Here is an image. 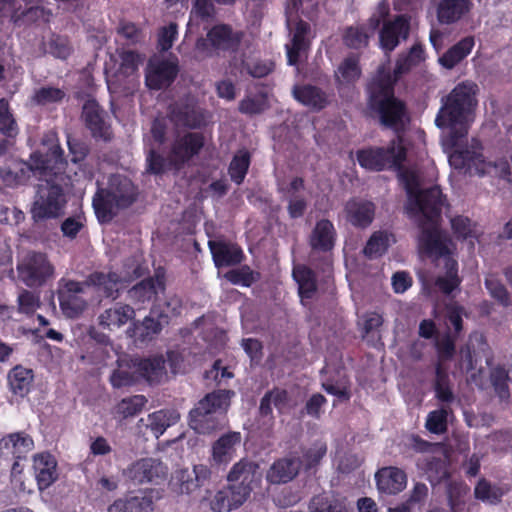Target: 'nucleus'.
<instances>
[{
  "label": "nucleus",
  "instance_id": "nucleus-1",
  "mask_svg": "<svg viewBox=\"0 0 512 512\" xmlns=\"http://www.w3.org/2000/svg\"><path fill=\"white\" fill-rule=\"evenodd\" d=\"M478 86L472 81L458 83L451 92L442 99V106L436 116L435 123L439 128H448L445 143L455 147L468 135L472 115L477 106L476 94Z\"/></svg>",
  "mask_w": 512,
  "mask_h": 512
},
{
  "label": "nucleus",
  "instance_id": "nucleus-2",
  "mask_svg": "<svg viewBox=\"0 0 512 512\" xmlns=\"http://www.w3.org/2000/svg\"><path fill=\"white\" fill-rule=\"evenodd\" d=\"M395 83L389 71L379 69L366 86L367 107L383 127L399 132L409 114L405 101L395 95Z\"/></svg>",
  "mask_w": 512,
  "mask_h": 512
},
{
  "label": "nucleus",
  "instance_id": "nucleus-3",
  "mask_svg": "<svg viewBox=\"0 0 512 512\" xmlns=\"http://www.w3.org/2000/svg\"><path fill=\"white\" fill-rule=\"evenodd\" d=\"M392 168L398 171L399 181L407 193L408 212L421 214L427 222H436L446 200L439 186L420 189L419 179L414 171L404 168L403 163L401 167Z\"/></svg>",
  "mask_w": 512,
  "mask_h": 512
},
{
  "label": "nucleus",
  "instance_id": "nucleus-4",
  "mask_svg": "<svg viewBox=\"0 0 512 512\" xmlns=\"http://www.w3.org/2000/svg\"><path fill=\"white\" fill-rule=\"evenodd\" d=\"M138 188L127 177L113 175L107 188H98L92 199V207L100 223L110 222L118 210L126 209L136 202Z\"/></svg>",
  "mask_w": 512,
  "mask_h": 512
},
{
  "label": "nucleus",
  "instance_id": "nucleus-5",
  "mask_svg": "<svg viewBox=\"0 0 512 512\" xmlns=\"http://www.w3.org/2000/svg\"><path fill=\"white\" fill-rule=\"evenodd\" d=\"M234 395V391L228 389H218L206 394L189 412L190 428L199 434H209L221 428L224 414Z\"/></svg>",
  "mask_w": 512,
  "mask_h": 512
},
{
  "label": "nucleus",
  "instance_id": "nucleus-6",
  "mask_svg": "<svg viewBox=\"0 0 512 512\" xmlns=\"http://www.w3.org/2000/svg\"><path fill=\"white\" fill-rule=\"evenodd\" d=\"M64 181H51L39 184L31 213L36 221L56 219L64 214L68 198Z\"/></svg>",
  "mask_w": 512,
  "mask_h": 512
},
{
  "label": "nucleus",
  "instance_id": "nucleus-7",
  "mask_svg": "<svg viewBox=\"0 0 512 512\" xmlns=\"http://www.w3.org/2000/svg\"><path fill=\"white\" fill-rule=\"evenodd\" d=\"M359 165L370 171L380 172L387 168L401 167L406 161L407 150L402 143V138L392 140L387 147H368L360 149L356 153Z\"/></svg>",
  "mask_w": 512,
  "mask_h": 512
},
{
  "label": "nucleus",
  "instance_id": "nucleus-8",
  "mask_svg": "<svg viewBox=\"0 0 512 512\" xmlns=\"http://www.w3.org/2000/svg\"><path fill=\"white\" fill-rule=\"evenodd\" d=\"M30 162L34 175L46 182L65 181V169L67 161L64 157V150L59 144H54L45 153L35 151L30 155Z\"/></svg>",
  "mask_w": 512,
  "mask_h": 512
},
{
  "label": "nucleus",
  "instance_id": "nucleus-9",
  "mask_svg": "<svg viewBox=\"0 0 512 512\" xmlns=\"http://www.w3.org/2000/svg\"><path fill=\"white\" fill-rule=\"evenodd\" d=\"M467 141V137L463 139L458 146L452 147L444 144L453 149L449 155V163L455 169H474L479 175L487 173V166L491 165V162L486 161L483 155V145L477 138H472L469 144L464 143Z\"/></svg>",
  "mask_w": 512,
  "mask_h": 512
},
{
  "label": "nucleus",
  "instance_id": "nucleus-10",
  "mask_svg": "<svg viewBox=\"0 0 512 512\" xmlns=\"http://www.w3.org/2000/svg\"><path fill=\"white\" fill-rule=\"evenodd\" d=\"M19 279L28 287L44 285L54 274V267L46 254L31 252L17 265Z\"/></svg>",
  "mask_w": 512,
  "mask_h": 512
},
{
  "label": "nucleus",
  "instance_id": "nucleus-11",
  "mask_svg": "<svg viewBox=\"0 0 512 512\" xmlns=\"http://www.w3.org/2000/svg\"><path fill=\"white\" fill-rule=\"evenodd\" d=\"M81 118L91 137L96 141L109 143L114 138L107 112L93 99H87L81 112Z\"/></svg>",
  "mask_w": 512,
  "mask_h": 512
},
{
  "label": "nucleus",
  "instance_id": "nucleus-12",
  "mask_svg": "<svg viewBox=\"0 0 512 512\" xmlns=\"http://www.w3.org/2000/svg\"><path fill=\"white\" fill-rule=\"evenodd\" d=\"M85 281L79 282L61 278L58 281L57 297L60 309L68 318H77L87 307V301L83 297Z\"/></svg>",
  "mask_w": 512,
  "mask_h": 512
},
{
  "label": "nucleus",
  "instance_id": "nucleus-13",
  "mask_svg": "<svg viewBox=\"0 0 512 512\" xmlns=\"http://www.w3.org/2000/svg\"><path fill=\"white\" fill-rule=\"evenodd\" d=\"M167 473V466L155 458L138 459L123 470V476L134 485L159 484Z\"/></svg>",
  "mask_w": 512,
  "mask_h": 512
},
{
  "label": "nucleus",
  "instance_id": "nucleus-14",
  "mask_svg": "<svg viewBox=\"0 0 512 512\" xmlns=\"http://www.w3.org/2000/svg\"><path fill=\"white\" fill-rule=\"evenodd\" d=\"M34 449V440L25 431L9 433L0 439V453L2 456L14 460L12 470L20 472L19 461L26 460L28 454Z\"/></svg>",
  "mask_w": 512,
  "mask_h": 512
},
{
  "label": "nucleus",
  "instance_id": "nucleus-15",
  "mask_svg": "<svg viewBox=\"0 0 512 512\" xmlns=\"http://www.w3.org/2000/svg\"><path fill=\"white\" fill-rule=\"evenodd\" d=\"M258 470L259 465L256 462L242 458L228 472V485L243 494V498L247 500L253 490L252 483L256 479Z\"/></svg>",
  "mask_w": 512,
  "mask_h": 512
},
{
  "label": "nucleus",
  "instance_id": "nucleus-16",
  "mask_svg": "<svg viewBox=\"0 0 512 512\" xmlns=\"http://www.w3.org/2000/svg\"><path fill=\"white\" fill-rule=\"evenodd\" d=\"M410 16L407 14L396 15L392 20L383 23L379 31V41L383 50L392 52L401 40H406L410 34Z\"/></svg>",
  "mask_w": 512,
  "mask_h": 512
},
{
  "label": "nucleus",
  "instance_id": "nucleus-17",
  "mask_svg": "<svg viewBox=\"0 0 512 512\" xmlns=\"http://www.w3.org/2000/svg\"><path fill=\"white\" fill-rule=\"evenodd\" d=\"M205 144V138L200 132H187L174 141L171 146L172 163L181 167L197 156Z\"/></svg>",
  "mask_w": 512,
  "mask_h": 512
},
{
  "label": "nucleus",
  "instance_id": "nucleus-18",
  "mask_svg": "<svg viewBox=\"0 0 512 512\" xmlns=\"http://www.w3.org/2000/svg\"><path fill=\"white\" fill-rule=\"evenodd\" d=\"M244 38V32L234 30L231 25L220 23L207 32V40L217 51L236 53Z\"/></svg>",
  "mask_w": 512,
  "mask_h": 512
},
{
  "label": "nucleus",
  "instance_id": "nucleus-19",
  "mask_svg": "<svg viewBox=\"0 0 512 512\" xmlns=\"http://www.w3.org/2000/svg\"><path fill=\"white\" fill-rule=\"evenodd\" d=\"M242 435L238 431H229L221 435L211 446V463L217 467H227L235 458Z\"/></svg>",
  "mask_w": 512,
  "mask_h": 512
},
{
  "label": "nucleus",
  "instance_id": "nucleus-20",
  "mask_svg": "<svg viewBox=\"0 0 512 512\" xmlns=\"http://www.w3.org/2000/svg\"><path fill=\"white\" fill-rule=\"evenodd\" d=\"M179 73L177 63L169 60L150 62L145 74V83L149 89L160 90L169 87Z\"/></svg>",
  "mask_w": 512,
  "mask_h": 512
},
{
  "label": "nucleus",
  "instance_id": "nucleus-21",
  "mask_svg": "<svg viewBox=\"0 0 512 512\" xmlns=\"http://www.w3.org/2000/svg\"><path fill=\"white\" fill-rule=\"evenodd\" d=\"M337 231L332 221L323 218L316 222L308 243L312 253H331L336 245Z\"/></svg>",
  "mask_w": 512,
  "mask_h": 512
},
{
  "label": "nucleus",
  "instance_id": "nucleus-22",
  "mask_svg": "<svg viewBox=\"0 0 512 512\" xmlns=\"http://www.w3.org/2000/svg\"><path fill=\"white\" fill-rule=\"evenodd\" d=\"M163 323H168V316L156 309H151L141 322L134 321L127 333L130 337L141 342L152 340L163 328Z\"/></svg>",
  "mask_w": 512,
  "mask_h": 512
},
{
  "label": "nucleus",
  "instance_id": "nucleus-23",
  "mask_svg": "<svg viewBox=\"0 0 512 512\" xmlns=\"http://www.w3.org/2000/svg\"><path fill=\"white\" fill-rule=\"evenodd\" d=\"M376 486L381 494L397 495L407 486L406 472L396 466H385L375 473Z\"/></svg>",
  "mask_w": 512,
  "mask_h": 512
},
{
  "label": "nucleus",
  "instance_id": "nucleus-24",
  "mask_svg": "<svg viewBox=\"0 0 512 512\" xmlns=\"http://www.w3.org/2000/svg\"><path fill=\"white\" fill-rule=\"evenodd\" d=\"M419 249L426 256L435 260L443 257L445 262L447 257H452L446 239L442 237L441 232L435 227H422L419 237Z\"/></svg>",
  "mask_w": 512,
  "mask_h": 512
},
{
  "label": "nucleus",
  "instance_id": "nucleus-25",
  "mask_svg": "<svg viewBox=\"0 0 512 512\" xmlns=\"http://www.w3.org/2000/svg\"><path fill=\"white\" fill-rule=\"evenodd\" d=\"M170 116L176 123L191 129L201 128L206 124L204 111L192 101L172 105Z\"/></svg>",
  "mask_w": 512,
  "mask_h": 512
},
{
  "label": "nucleus",
  "instance_id": "nucleus-26",
  "mask_svg": "<svg viewBox=\"0 0 512 512\" xmlns=\"http://www.w3.org/2000/svg\"><path fill=\"white\" fill-rule=\"evenodd\" d=\"M302 461L297 457H283L275 460L266 473L270 484H286L299 473Z\"/></svg>",
  "mask_w": 512,
  "mask_h": 512
},
{
  "label": "nucleus",
  "instance_id": "nucleus-27",
  "mask_svg": "<svg viewBox=\"0 0 512 512\" xmlns=\"http://www.w3.org/2000/svg\"><path fill=\"white\" fill-rule=\"evenodd\" d=\"M208 246L218 268L240 264L244 258L243 251L237 244L210 240Z\"/></svg>",
  "mask_w": 512,
  "mask_h": 512
},
{
  "label": "nucleus",
  "instance_id": "nucleus-28",
  "mask_svg": "<svg viewBox=\"0 0 512 512\" xmlns=\"http://www.w3.org/2000/svg\"><path fill=\"white\" fill-rule=\"evenodd\" d=\"M272 405L279 414H283L291 408V397L286 389L274 387L268 390L260 400L259 415L262 418L273 420Z\"/></svg>",
  "mask_w": 512,
  "mask_h": 512
},
{
  "label": "nucleus",
  "instance_id": "nucleus-29",
  "mask_svg": "<svg viewBox=\"0 0 512 512\" xmlns=\"http://www.w3.org/2000/svg\"><path fill=\"white\" fill-rule=\"evenodd\" d=\"M471 0H439L436 7L437 20L442 25H451L464 16L472 9Z\"/></svg>",
  "mask_w": 512,
  "mask_h": 512
},
{
  "label": "nucleus",
  "instance_id": "nucleus-30",
  "mask_svg": "<svg viewBox=\"0 0 512 512\" xmlns=\"http://www.w3.org/2000/svg\"><path fill=\"white\" fill-rule=\"evenodd\" d=\"M34 371L21 364L15 365L8 371L7 385L9 391L16 397L24 398L32 391Z\"/></svg>",
  "mask_w": 512,
  "mask_h": 512
},
{
  "label": "nucleus",
  "instance_id": "nucleus-31",
  "mask_svg": "<svg viewBox=\"0 0 512 512\" xmlns=\"http://www.w3.org/2000/svg\"><path fill=\"white\" fill-rule=\"evenodd\" d=\"M347 221L356 228H367L374 220L375 205L371 201L350 200L345 206Z\"/></svg>",
  "mask_w": 512,
  "mask_h": 512
},
{
  "label": "nucleus",
  "instance_id": "nucleus-32",
  "mask_svg": "<svg viewBox=\"0 0 512 512\" xmlns=\"http://www.w3.org/2000/svg\"><path fill=\"white\" fill-rule=\"evenodd\" d=\"M34 470L40 490L47 489L58 478L57 461L50 453H41L34 457Z\"/></svg>",
  "mask_w": 512,
  "mask_h": 512
},
{
  "label": "nucleus",
  "instance_id": "nucleus-33",
  "mask_svg": "<svg viewBox=\"0 0 512 512\" xmlns=\"http://www.w3.org/2000/svg\"><path fill=\"white\" fill-rule=\"evenodd\" d=\"M120 282V275L114 271H109L108 273L94 271L85 279L87 287H95L104 297L112 299L118 297V285Z\"/></svg>",
  "mask_w": 512,
  "mask_h": 512
},
{
  "label": "nucleus",
  "instance_id": "nucleus-34",
  "mask_svg": "<svg viewBox=\"0 0 512 512\" xmlns=\"http://www.w3.org/2000/svg\"><path fill=\"white\" fill-rule=\"evenodd\" d=\"M135 310L128 304L116 303L105 309L98 316V323L103 329L114 330L134 319Z\"/></svg>",
  "mask_w": 512,
  "mask_h": 512
},
{
  "label": "nucleus",
  "instance_id": "nucleus-35",
  "mask_svg": "<svg viewBox=\"0 0 512 512\" xmlns=\"http://www.w3.org/2000/svg\"><path fill=\"white\" fill-rule=\"evenodd\" d=\"M293 95L298 102L314 111H321L329 105L327 93L312 84L296 86Z\"/></svg>",
  "mask_w": 512,
  "mask_h": 512
},
{
  "label": "nucleus",
  "instance_id": "nucleus-36",
  "mask_svg": "<svg viewBox=\"0 0 512 512\" xmlns=\"http://www.w3.org/2000/svg\"><path fill=\"white\" fill-rule=\"evenodd\" d=\"M154 503L152 497L143 493L127 494L115 500L108 512H152Z\"/></svg>",
  "mask_w": 512,
  "mask_h": 512
},
{
  "label": "nucleus",
  "instance_id": "nucleus-37",
  "mask_svg": "<svg viewBox=\"0 0 512 512\" xmlns=\"http://www.w3.org/2000/svg\"><path fill=\"white\" fill-rule=\"evenodd\" d=\"M474 46V37L466 36L444 52L439 57L438 62L443 68L452 70L472 52Z\"/></svg>",
  "mask_w": 512,
  "mask_h": 512
},
{
  "label": "nucleus",
  "instance_id": "nucleus-38",
  "mask_svg": "<svg viewBox=\"0 0 512 512\" xmlns=\"http://www.w3.org/2000/svg\"><path fill=\"white\" fill-rule=\"evenodd\" d=\"M292 276L298 285L299 296L302 299H312L318 290L315 271L305 264H297L293 267Z\"/></svg>",
  "mask_w": 512,
  "mask_h": 512
},
{
  "label": "nucleus",
  "instance_id": "nucleus-39",
  "mask_svg": "<svg viewBox=\"0 0 512 512\" xmlns=\"http://www.w3.org/2000/svg\"><path fill=\"white\" fill-rule=\"evenodd\" d=\"M310 32V25L304 20H299L294 29L291 45L287 46V61L289 65H297L300 54L309 49L310 41L307 35Z\"/></svg>",
  "mask_w": 512,
  "mask_h": 512
},
{
  "label": "nucleus",
  "instance_id": "nucleus-40",
  "mask_svg": "<svg viewBox=\"0 0 512 512\" xmlns=\"http://www.w3.org/2000/svg\"><path fill=\"white\" fill-rule=\"evenodd\" d=\"M243 494L235 491L229 485L218 490L210 499L209 507L214 512H224L237 509L245 503Z\"/></svg>",
  "mask_w": 512,
  "mask_h": 512
},
{
  "label": "nucleus",
  "instance_id": "nucleus-41",
  "mask_svg": "<svg viewBox=\"0 0 512 512\" xmlns=\"http://www.w3.org/2000/svg\"><path fill=\"white\" fill-rule=\"evenodd\" d=\"M31 174H34V170L30 161L17 162L0 169V178L6 186L12 188L26 184Z\"/></svg>",
  "mask_w": 512,
  "mask_h": 512
},
{
  "label": "nucleus",
  "instance_id": "nucleus-42",
  "mask_svg": "<svg viewBox=\"0 0 512 512\" xmlns=\"http://www.w3.org/2000/svg\"><path fill=\"white\" fill-rule=\"evenodd\" d=\"M180 419V413L176 409H161L150 413L147 418V428L159 438L167 428L175 425Z\"/></svg>",
  "mask_w": 512,
  "mask_h": 512
},
{
  "label": "nucleus",
  "instance_id": "nucleus-43",
  "mask_svg": "<svg viewBox=\"0 0 512 512\" xmlns=\"http://www.w3.org/2000/svg\"><path fill=\"white\" fill-rule=\"evenodd\" d=\"M137 372L150 384L160 383L166 375L165 358L159 355L142 359L137 365Z\"/></svg>",
  "mask_w": 512,
  "mask_h": 512
},
{
  "label": "nucleus",
  "instance_id": "nucleus-44",
  "mask_svg": "<svg viewBox=\"0 0 512 512\" xmlns=\"http://www.w3.org/2000/svg\"><path fill=\"white\" fill-rule=\"evenodd\" d=\"M361 76L359 58L356 55H349L344 58L335 71V82L339 88L343 84H353Z\"/></svg>",
  "mask_w": 512,
  "mask_h": 512
},
{
  "label": "nucleus",
  "instance_id": "nucleus-45",
  "mask_svg": "<svg viewBox=\"0 0 512 512\" xmlns=\"http://www.w3.org/2000/svg\"><path fill=\"white\" fill-rule=\"evenodd\" d=\"M445 275L437 277L435 285L446 295L451 294L461 284V278L458 275V262L453 257H447L445 263Z\"/></svg>",
  "mask_w": 512,
  "mask_h": 512
},
{
  "label": "nucleus",
  "instance_id": "nucleus-46",
  "mask_svg": "<svg viewBox=\"0 0 512 512\" xmlns=\"http://www.w3.org/2000/svg\"><path fill=\"white\" fill-rule=\"evenodd\" d=\"M157 285L164 284L159 279L145 278L129 289L128 296L134 303L149 302L157 295Z\"/></svg>",
  "mask_w": 512,
  "mask_h": 512
},
{
  "label": "nucleus",
  "instance_id": "nucleus-47",
  "mask_svg": "<svg viewBox=\"0 0 512 512\" xmlns=\"http://www.w3.org/2000/svg\"><path fill=\"white\" fill-rule=\"evenodd\" d=\"M250 164L251 155L248 150L241 149L235 153L228 167L229 176L235 184L240 185L244 182Z\"/></svg>",
  "mask_w": 512,
  "mask_h": 512
},
{
  "label": "nucleus",
  "instance_id": "nucleus-48",
  "mask_svg": "<svg viewBox=\"0 0 512 512\" xmlns=\"http://www.w3.org/2000/svg\"><path fill=\"white\" fill-rule=\"evenodd\" d=\"M308 508L309 512H348L343 501L326 493L313 496Z\"/></svg>",
  "mask_w": 512,
  "mask_h": 512
},
{
  "label": "nucleus",
  "instance_id": "nucleus-49",
  "mask_svg": "<svg viewBox=\"0 0 512 512\" xmlns=\"http://www.w3.org/2000/svg\"><path fill=\"white\" fill-rule=\"evenodd\" d=\"M425 60V50L420 43H415L407 52L397 59L395 66V74H403L419 65Z\"/></svg>",
  "mask_w": 512,
  "mask_h": 512
},
{
  "label": "nucleus",
  "instance_id": "nucleus-50",
  "mask_svg": "<svg viewBox=\"0 0 512 512\" xmlns=\"http://www.w3.org/2000/svg\"><path fill=\"white\" fill-rule=\"evenodd\" d=\"M389 248V235L386 231H376L368 239L363 248V254L369 258H377L384 255Z\"/></svg>",
  "mask_w": 512,
  "mask_h": 512
},
{
  "label": "nucleus",
  "instance_id": "nucleus-51",
  "mask_svg": "<svg viewBox=\"0 0 512 512\" xmlns=\"http://www.w3.org/2000/svg\"><path fill=\"white\" fill-rule=\"evenodd\" d=\"M146 403L147 399L144 395H133L123 398L116 405V414L123 419L134 417L143 410Z\"/></svg>",
  "mask_w": 512,
  "mask_h": 512
},
{
  "label": "nucleus",
  "instance_id": "nucleus-52",
  "mask_svg": "<svg viewBox=\"0 0 512 512\" xmlns=\"http://www.w3.org/2000/svg\"><path fill=\"white\" fill-rule=\"evenodd\" d=\"M475 498L490 504H497L501 501L504 491L496 485H491L485 478L478 481L474 488Z\"/></svg>",
  "mask_w": 512,
  "mask_h": 512
},
{
  "label": "nucleus",
  "instance_id": "nucleus-53",
  "mask_svg": "<svg viewBox=\"0 0 512 512\" xmlns=\"http://www.w3.org/2000/svg\"><path fill=\"white\" fill-rule=\"evenodd\" d=\"M65 96V91L60 88L44 86L34 91L31 100L36 105L45 106L48 104L60 103L63 101Z\"/></svg>",
  "mask_w": 512,
  "mask_h": 512
},
{
  "label": "nucleus",
  "instance_id": "nucleus-54",
  "mask_svg": "<svg viewBox=\"0 0 512 512\" xmlns=\"http://www.w3.org/2000/svg\"><path fill=\"white\" fill-rule=\"evenodd\" d=\"M268 108L267 94L261 92L255 96H247L239 102V111L246 115L261 114Z\"/></svg>",
  "mask_w": 512,
  "mask_h": 512
},
{
  "label": "nucleus",
  "instance_id": "nucleus-55",
  "mask_svg": "<svg viewBox=\"0 0 512 512\" xmlns=\"http://www.w3.org/2000/svg\"><path fill=\"white\" fill-rule=\"evenodd\" d=\"M0 133L9 138L15 137L18 133L17 123L5 98L0 99Z\"/></svg>",
  "mask_w": 512,
  "mask_h": 512
},
{
  "label": "nucleus",
  "instance_id": "nucleus-56",
  "mask_svg": "<svg viewBox=\"0 0 512 512\" xmlns=\"http://www.w3.org/2000/svg\"><path fill=\"white\" fill-rule=\"evenodd\" d=\"M48 53L53 57L65 60L73 52V47L66 36L52 34L48 43Z\"/></svg>",
  "mask_w": 512,
  "mask_h": 512
},
{
  "label": "nucleus",
  "instance_id": "nucleus-57",
  "mask_svg": "<svg viewBox=\"0 0 512 512\" xmlns=\"http://www.w3.org/2000/svg\"><path fill=\"white\" fill-rule=\"evenodd\" d=\"M326 453L327 445L325 442L316 441L313 443L311 447L303 451V463L305 469L310 470L317 467Z\"/></svg>",
  "mask_w": 512,
  "mask_h": 512
},
{
  "label": "nucleus",
  "instance_id": "nucleus-58",
  "mask_svg": "<svg viewBox=\"0 0 512 512\" xmlns=\"http://www.w3.org/2000/svg\"><path fill=\"white\" fill-rule=\"evenodd\" d=\"M475 224L470 218L462 215L451 219V228L457 239L466 240L475 237Z\"/></svg>",
  "mask_w": 512,
  "mask_h": 512
},
{
  "label": "nucleus",
  "instance_id": "nucleus-59",
  "mask_svg": "<svg viewBox=\"0 0 512 512\" xmlns=\"http://www.w3.org/2000/svg\"><path fill=\"white\" fill-rule=\"evenodd\" d=\"M193 472L195 474V480L183 482L181 485V489L185 490L187 493L192 492L196 488L205 486L209 483L212 475L211 469L203 464L194 465Z\"/></svg>",
  "mask_w": 512,
  "mask_h": 512
},
{
  "label": "nucleus",
  "instance_id": "nucleus-60",
  "mask_svg": "<svg viewBox=\"0 0 512 512\" xmlns=\"http://www.w3.org/2000/svg\"><path fill=\"white\" fill-rule=\"evenodd\" d=\"M256 275L249 266L245 265L227 272L226 278L232 284L250 287L257 280Z\"/></svg>",
  "mask_w": 512,
  "mask_h": 512
},
{
  "label": "nucleus",
  "instance_id": "nucleus-61",
  "mask_svg": "<svg viewBox=\"0 0 512 512\" xmlns=\"http://www.w3.org/2000/svg\"><path fill=\"white\" fill-rule=\"evenodd\" d=\"M448 411L444 408L431 411L426 419V428L434 434H441L447 430Z\"/></svg>",
  "mask_w": 512,
  "mask_h": 512
},
{
  "label": "nucleus",
  "instance_id": "nucleus-62",
  "mask_svg": "<svg viewBox=\"0 0 512 512\" xmlns=\"http://www.w3.org/2000/svg\"><path fill=\"white\" fill-rule=\"evenodd\" d=\"M242 66L253 78H264L275 69V64L270 60H256L254 62L242 61Z\"/></svg>",
  "mask_w": 512,
  "mask_h": 512
},
{
  "label": "nucleus",
  "instance_id": "nucleus-63",
  "mask_svg": "<svg viewBox=\"0 0 512 512\" xmlns=\"http://www.w3.org/2000/svg\"><path fill=\"white\" fill-rule=\"evenodd\" d=\"M491 383L499 397L504 398L509 395V375L503 367H496L491 371Z\"/></svg>",
  "mask_w": 512,
  "mask_h": 512
},
{
  "label": "nucleus",
  "instance_id": "nucleus-64",
  "mask_svg": "<svg viewBox=\"0 0 512 512\" xmlns=\"http://www.w3.org/2000/svg\"><path fill=\"white\" fill-rule=\"evenodd\" d=\"M67 145L73 164L82 163L90 152L89 146L82 140L68 136Z\"/></svg>",
  "mask_w": 512,
  "mask_h": 512
}]
</instances>
